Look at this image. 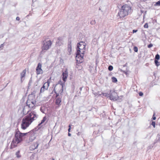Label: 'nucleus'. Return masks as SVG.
Here are the masks:
<instances>
[{
    "instance_id": "nucleus-28",
    "label": "nucleus",
    "mask_w": 160,
    "mask_h": 160,
    "mask_svg": "<svg viewBox=\"0 0 160 160\" xmlns=\"http://www.w3.org/2000/svg\"><path fill=\"white\" fill-rule=\"evenodd\" d=\"M133 50L135 52H137L138 51V48L136 46H134L133 47Z\"/></svg>"
},
{
    "instance_id": "nucleus-5",
    "label": "nucleus",
    "mask_w": 160,
    "mask_h": 160,
    "mask_svg": "<svg viewBox=\"0 0 160 160\" xmlns=\"http://www.w3.org/2000/svg\"><path fill=\"white\" fill-rule=\"evenodd\" d=\"M52 42L50 40L43 41V46L42 47V50H47L51 47Z\"/></svg>"
},
{
    "instance_id": "nucleus-15",
    "label": "nucleus",
    "mask_w": 160,
    "mask_h": 160,
    "mask_svg": "<svg viewBox=\"0 0 160 160\" xmlns=\"http://www.w3.org/2000/svg\"><path fill=\"white\" fill-rule=\"evenodd\" d=\"M68 52H69V54H70V53L72 51V46H71V41H70L68 42Z\"/></svg>"
},
{
    "instance_id": "nucleus-10",
    "label": "nucleus",
    "mask_w": 160,
    "mask_h": 160,
    "mask_svg": "<svg viewBox=\"0 0 160 160\" xmlns=\"http://www.w3.org/2000/svg\"><path fill=\"white\" fill-rule=\"evenodd\" d=\"M118 15L120 18H124L126 16L128 15L124 11V10H123L122 7L118 13Z\"/></svg>"
},
{
    "instance_id": "nucleus-30",
    "label": "nucleus",
    "mask_w": 160,
    "mask_h": 160,
    "mask_svg": "<svg viewBox=\"0 0 160 160\" xmlns=\"http://www.w3.org/2000/svg\"><path fill=\"white\" fill-rule=\"evenodd\" d=\"M148 25L147 23H146L144 25V27L145 28H148Z\"/></svg>"
},
{
    "instance_id": "nucleus-21",
    "label": "nucleus",
    "mask_w": 160,
    "mask_h": 160,
    "mask_svg": "<svg viewBox=\"0 0 160 160\" xmlns=\"http://www.w3.org/2000/svg\"><path fill=\"white\" fill-rule=\"evenodd\" d=\"M46 109V108L44 107H41L40 109L41 111L43 113H45V111Z\"/></svg>"
},
{
    "instance_id": "nucleus-23",
    "label": "nucleus",
    "mask_w": 160,
    "mask_h": 160,
    "mask_svg": "<svg viewBox=\"0 0 160 160\" xmlns=\"http://www.w3.org/2000/svg\"><path fill=\"white\" fill-rule=\"evenodd\" d=\"M112 81L113 82H117V79L114 77H113L112 78Z\"/></svg>"
},
{
    "instance_id": "nucleus-27",
    "label": "nucleus",
    "mask_w": 160,
    "mask_h": 160,
    "mask_svg": "<svg viewBox=\"0 0 160 160\" xmlns=\"http://www.w3.org/2000/svg\"><path fill=\"white\" fill-rule=\"evenodd\" d=\"M155 6H160V0L158 1L154 5Z\"/></svg>"
},
{
    "instance_id": "nucleus-42",
    "label": "nucleus",
    "mask_w": 160,
    "mask_h": 160,
    "mask_svg": "<svg viewBox=\"0 0 160 160\" xmlns=\"http://www.w3.org/2000/svg\"><path fill=\"white\" fill-rule=\"evenodd\" d=\"M68 135L69 136H71V134L69 132H68Z\"/></svg>"
},
{
    "instance_id": "nucleus-36",
    "label": "nucleus",
    "mask_w": 160,
    "mask_h": 160,
    "mask_svg": "<svg viewBox=\"0 0 160 160\" xmlns=\"http://www.w3.org/2000/svg\"><path fill=\"white\" fill-rule=\"evenodd\" d=\"M54 92L56 93V98H57V97H58V96H59V93H56V91H55V89H54Z\"/></svg>"
},
{
    "instance_id": "nucleus-3",
    "label": "nucleus",
    "mask_w": 160,
    "mask_h": 160,
    "mask_svg": "<svg viewBox=\"0 0 160 160\" xmlns=\"http://www.w3.org/2000/svg\"><path fill=\"white\" fill-rule=\"evenodd\" d=\"M28 133H21L19 130L16 131L15 137L11 142L10 148L12 149L17 147V144L21 142L23 140L24 137Z\"/></svg>"
},
{
    "instance_id": "nucleus-20",
    "label": "nucleus",
    "mask_w": 160,
    "mask_h": 160,
    "mask_svg": "<svg viewBox=\"0 0 160 160\" xmlns=\"http://www.w3.org/2000/svg\"><path fill=\"white\" fill-rule=\"evenodd\" d=\"M101 94L103 96H104L105 97H109V96L110 95V93H102V94H99L98 95L100 96Z\"/></svg>"
},
{
    "instance_id": "nucleus-14",
    "label": "nucleus",
    "mask_w": 160,
    "mask_h": 160,
    "mask_svg": "<svg viewBox=\"0 0 160 160\" xmlns=\"http://www.w3.org/2000/svg\"><path fill=\"white\" fill-rule=\"evenodd\" d=\"M62 78L63 81L65 82L68 76V72L67 71L63 72L62 74Z\"/></svg>"
},
{
    "instance_id": "nucleus-1",
    "label": "nucleus",
    "mask_w": 160,
    "mask_h": 160,
    "mask_svg": "<svg viewBox=\"0 0 160 160\" xmlns=\"http://www.w3.org/2000/svg\"><path fill=\"white\" fill-rule=\"evenodd\" d=\"M30 110L29 108L28 109L27 106H26L23 108V114L24 115H26L28 113V114L22 119L21 126L22 129H26L38 117V115L35 111H32L29 113Z\"/></svg>"
},
{
    "instance_id": "nucleus-39",
    "label": "nucleus",
    "mask_w": 160,
    "mask_h": 160,
    "mask_svg": "<svg viewBox=\"0 0 160 160\" xmlns=\"http://www.w3.org/2000/svg\"><path fill=\"white\" fill-rule=\"evenodd\" d=\"M20 18H19V17H16V19L17 20H20Z\"/></svg>"
},
{
    "instance_id": "nucleus-38",
    "label": "nucleus",
    "mask_w": 160,
    "mask_h": 160,
    "mask_svg": "<svg viewBox=\"0 0 160 160\" xmlns=\"http://www.w3.org/2000/svg\"><path fill=\"white\" fill-rule=\"evenodd\" d=\"M4 43L1 44L0 45V47L1 48H2L3 46H4Z\"/></svg>"
},
{
    "instance_id": "nucleus-18",
    "label": "nucleus",
    "mask_w": 160,
    "mask_h": 160,
    "mask_svg": "<svg viewBox=\"0 0 160 160\" xmlns=\"http://www.w3.org/2000/svg\"><path fill=\"white\" fill-rule=\"evenodd\" d=\"M61 101V99L59 98H58L56 100V104L59 105L60 104Z\"/></svg>"
},
{
    "instance_id": "nucleus-29",
    "label": "nucleus",
    "mask_w": 160,
    "mask_h": 160,
    "mask_svg": "<svg viewBox=\"0 0 160 160\" xmlns=\"http://www.w3.org/2000/svg\"><path fill=\"white\" fill-rule=\"evenodd\" d=\"M151 125L153 126L154 128L155 127V122L154 121H152L151 123Z\"/></svg>"
},
{
    "instance_id": "nucleus-19",
    "label": "nucleus",
    "mask_w": 160,
    "mask_h": 160,
    "mask_svg": "<svg viewBox=\"0 0 160 160\" xmlns=\"http://www.w3.org/2000/svg\"><path fill=\"white\" fill-rule=\"evenodd\" d=\"M46 119H47L46 117V116H44L43 118V119L41 121V122L39 124H38V126H40L41 124L43 123L46 120Z\"/></svg>"
},
{
    "instance_id": "nucleus-6",
    "label": "nucleus",
    "mask_w": 160,
    "mask_h": 160,
    "mask_svg": "<svg viewBox=\"0 0 160 160\" xmlns=\"http://www.w3.org/2000/svg\"><path fill=\"white\" fill-rule=\"evenodd\" d=\"M117 93L114 90H111L110 92L109 98L111 100H116L118 98Z\"/></svg>"
},
{
    "instance_id": "nucleus-43",
    "label": "nucleus",
    "mask_w": 160,
    "mask_h": 160,
    "mask_svg": "<svg viewBox=\"0 0 160 160\" xmlns=\"http://www.w3.org/2000/svg\"><path fill=\"white\" fill-rule=\"evenodd\" d=\"M82 87H80V88H79V90H80V91H81L82 90Z\"/></svg>"
},
{
    "instance_id": "nucleus-9",
    "label": "nucleus",
    "mask_w": 160,
    "mask_h": 160,
    "mask_svg": "<svg viewBox=\"0 0 160 160\" xmlns=\"http://www.w3.org/2000/svg\"><path fill=\"white\" fill-rule=\"evenodd\" d=\"M42 65L40 63H38L36 68V73L37 75L42 74L43 71L42 69Z\"/></svg>"
},
{
    "instance_id": "nucleus-26",
    "label": "nucleus",
    "mask_w": 160,
    "mask_h": 160,
    "mask_svg": "<svg viewBox=\"0 0 160 160\" xmlns=\"http://www.w3.org/2000/svg\"><path fill=\"white\" fill-rule=\"evenodd\" d=\"M113 67L111 65H109L108 67V70L110 71H111L113 70Z\"/></svg>"
},
{
    "instance_id": "nucleus-17",
    "label": "nucleus",
    "mask_w": 160,
    "mask_h": 160,
    "mask_svg": "<svg viewBox=\"0 0 160 160\" xmlns=\"http://www.w3.org/2000/svg\"><path fill=\"white\" fill-rule=\"evenodd\" d=\"M26 71L25 70H23L21 73V82H22V78L25 76Z\"/></svg>"
},
{
    "instance_id": "nucleus-24",
    "label": "nucleus",
    "mask_w": 160,
    "mask_h": 160,
    "mask_svg": "<svg viewBox=\"0 0 160 160\" xmlns=\"http://www.w3.org/2000/svg\"><path fill=\"white\" fill-rule=\"evenodd\" d=\"M160 59V56L158 54H157L155 57V60H158Z\"/></svg>"
},
{
    "instance_id": "nucleus-13",
    "label": "nucleus",
    "mask_w": 160,
    "mask_h": 160,
    "mask_svg": "<svg viewBox=\"0 0 160 160\" xmlns=\"http://www.w3.org/2000/svg\"><path fill=\"white\" fill-rule=\"evenodd\" d=\"M62 38L61 37H59L56 42V45L60 46L62 44Z\"/></svg>"
},
{
    "instance_id": "nucleus-33",
    "label": "nucleus",
    "mask_w": 160,
    "mask_h": 160,
    "mask_svg": "<svg viewBox=\"0 0 160 160\" xmlns=\"http://www.w3.org/2000/svg\"><path fill=\"white\" fill-rule=\"evenodd\" d=\"M71 127L70 125H69V128L68 129V131L69 132H70Z\"/></svg>"
},
{
    "instance_id": "nucleus-37",
    "label": "nucleus",
    "mask_w": 160,
    "mask_h": 160,
    "mask_svg": "<svg viewBox=\"0 0 160 160\" xmlns=\"http://www.w3.org/2000/svg\"><path fill=\"white\" fill-rule=\"evenodd\" d=\"M95 21H92V22H91L90 23L91 24H95Z\"/></svg>"
},
{
    "instance_id": "nucleus-31",
    "label": "nucleus",
    "mask_w": 160,
    "mask_h": 160,
    "mask_svg": "<svg viewBox=\"0 0 160 160\" xmlns=\"http://www.w3.org/2000/svg\"><path fill=\"white\" fill-rule=\"evenodd\" d=\"M152 46H153V44L152 43H150L148 45V48H150L152 47Z\"/></svg>"
},
{
    "instance_id": "nucleus-34",
    "label": "nucleus",
    "mask_w": 160,
    "mask_h": 160,
    "mask_svg": "<svg viewBox=\"0 0 160 160\" xmlns=\"http://www.w3.org/2000/svg\"><path fill=\"white\" fill-rule=\"evenodd\" d=\"M152 120H155L156 119V118L155 116H154V114L153 116V117L152 118Z\"/></svg>"
},
{
    "instance_id": "nucleus-4",
    "label": "nucleus",
    "mask_w": 160,
    "mask_h": 160,
    "mask_svg": "<svg viewBox=\"0 0 160 160\" xmlns=\"http://www.w3.org/2000/svg\"><path fill=\"white\" fill-rule=\"evenodd\" d=\"M26 106L30 109H33L36 103L35 97L32 95H29L26 102Z\"/></svg>"
},
{
    "instance_id": "nucleus-25",
    "label": "nucleus",
    "mask_w": 160,
    "mask_h": 160,
    "mask_svg": "<svg viewBox=\"0 0 160 160\" xmlns=\"http://www.w3.org/2000/svg\"><path fill=\"white\" fill-rule=\"evenodd\" d=\"M158 60H154V62L156 66H158L160 65Z\"/></svg>"
},
{
    "instance_id": "nucleus-40",
    "label": "nucleus",
    "mask_w": 160,
    "mask_h": 160,
    "mask_svg": "<svg viewBox=\"0 0 160 160\" xmlns=\"http://www.w3.org/2000/svg\"><path fill=\"white\" fill-rule=\"evenodd\" d=\"M32 82V80H30L29 81V83H28V85H29L30 86V83Z\"/></svg>"
},
{
    "instance_id": "nucleus-16",
    "label": "nucleus",
    "mask_w": 160,
    "mask_h": 160,
    "mask_svg": "<svg viewBox=\"0 0 160 160\" xmlns=\"http://www.w3.org/2000/svg\"><path fill=\"white\" fill-rule=\"evenodd\" d=\"M36 138L34 134L32 133L31 135L30 136L29 138V142H32Z\"/></svg>"
},
{
    "instance_id": "nucleus-7",
    "label": "nucleus",
    "mask_w": 160,
    "mask_h": 160,
    "mask_svg": "<svg viewBox=\"0 0 160 160\" xmlns=\"http://www.w3.org/2000/svg\"><path fill=\"white\" fill-rule=\"evenodd\" d=\"M122 7L127 15L131 12L132 8L130 5L128 4H125Z\"/></svg>"
},
{
    "instance_id": "nucleus-32",
    "label": "nucleus",
    "mask_w": 160,
    "mask_h": 160,
    "mask_svg": "<svg viewBox=\"0 0 160 160\" xmlns=\"http://www.w3.org/2000/svg\"><path fill=\"white\" fill-rule=\"evenodd\" d=\"M139 95L140 96H142L143 95V93L142 92H139Z\"/></svg>"
},
{
    "instance_id": "nucleus-22",
    "label": "nucleus",
    "mask_w": 160,
    "mask_h": 160,
    "mask_svg": "<svg viewBox=\"0 0 160 160\" xmlns=\"http://www.w3.org/2000/svg\"><path fill=\"white\" fill-rule=\"evenodd\" d=\"M20 151L18 150L16 153V155L17 158H20L21 157V155L20 154Z\"/></svg>"
},
{
    "instance_id": "nucleus-41",
    "label": "nucleus",
    "mask_w": 160,
    "mask_h": 160,
    "mask_svg": "<svg viewBox=\"0 0 160 160\" xmlns=\"http://www.w3.org/2000/svg\"><path fill=\"white\" fill-rule=\"evenodd\" d=\"M81 134V132H78V133H77V135L78 136H79Z\"/></svg>"
},
{
    "instance_id": "nucleus-46",
    "label": "nucleus",
    "mask_w": 160,
    "mask_h": 160,
    "mask_svg": "<svg viewBox=\"0 0 160 160\" xmlns=\"http://www.w3.org/2000/svg\"><path fill=\"white\" fill-rule=\"evenodd\" d=\"M62 87H63L62 86Z\"/></svg>"
},
{
    "instance_id": "nucleus-2",
    "label": "nucleus",
    "mask_w": 160,
    "mask_h": 160,
    "mask_svg": "<svg viewBox=\"0 0 160 160\" xmlns=\"http://www.w3.org/2000/svg\"><path fill=\"white\" fill-rule=\"evenodd\" d=\"M85 45L86 43L83 42H80L77 44L76 55L75 58L77 63H81L83 61V54L85 53Z\"/></svg>"
},
{
    "instance_id": "nucleus-44",
    "label": "nucleus",
    "mask_w": 160,
    "mask_h": 160,
    "mask_svg": "<svg viewBox=\"0 0 160 160\" xmlns=\"http://www.w3.org/2000/svg\"><path fill=\"white\" fill-rule=\"evenodd\" d=\"M79 93L80 94H80H81V92H80V91L79 92V93H78V94H79Z\"/></svg>"
},
{
    "instance_id": "nucleus-45",
    "label": "nucleus",
    "mask_w": 160,
    "mask_h": 160,
    "mask_svg": "<svg viewBox=\"0 0 160 160\" xmlns=\"http://www.w3.org/2000/svg\"><path fill=\"white\" fill-rule=\"evenodd\" d=\"M52 160H54V158H52Z\"/></svg>"
},
{
    "instance_id": "nucleus-35",
    "label": "nucleus",
    "mask_w": 160,
    "mask_h": 160,
    "mask_svg": "<svg viewBox=\"0 0 160 160\" xmlns=\"http://www.w3.org/2000/svg\"><path fill=\"white\" fill-rule=\"evenodd\" d=\"M137 31H138V30L133 29L132 30V32L133 33H134L136 32Z\"/></svg>"
},
{
    "instance_id": "nucleus-8",
    "label": "nucleus",
    "mask_w": 160,
    "mask_h": 160,
    "mask_svg": "<svg viewBox=\"0 0 160 160\" xmlns=\"http://www.w3.org/2000/svg\"><path fill=\"white\" fill-rule=\"evenodd\" d=\"M50 84V82L48 80L44 84L42 87L41 88L40 92V93L43 92L45 90H47Z\"/></svg>"
},
{
    "instance_id": "nucleus-12",
    "label": "nucleus",
    "mask_w": 160,
    "mask_h": 160,
    "mask_svg": "<svg viewBox=\"0 0 160 160\" xmlns=\"http://www.w3.org/2000/svg\"><path fill=\"white\" fill-rule=\"evenodd\" d=\"M39 145V144L37 142L33 143L29 147L30 150L32 151L37 148Z\"/></svg>"
},
{
    "instance_id": "nucleus-11",
    "label": "nucleus",
    "mask_w": 160,
    "mask_h": 160,
    "mask_svg": "<svg viewBox=\"0 0 160 160\" xmlns=\"http://www.w3.org/2000/svg\"><path fill=\"white\" fill-rule=\"evenodd\" d=\"M118 15L120 18H124L126 16L128 15L124 11V10H123L122 7L118 13Z\"/></svg>"
}]
</instances>
